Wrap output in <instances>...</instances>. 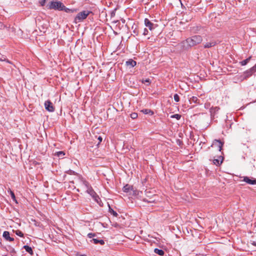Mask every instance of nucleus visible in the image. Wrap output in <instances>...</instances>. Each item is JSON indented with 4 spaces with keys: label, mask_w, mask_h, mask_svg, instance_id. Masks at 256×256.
Returning <instances> with one entry per match:
<instances>
[{
    "label": "nucleus",
    "mask_w": 256,
    "mask_h": 256,
    "mask_svg": "<svg viewBox=\"0 0 256 256\" xmlns=\"http://www.w3.org/2000/svg\"><path fill=\"white\" fill-rule=\"evenodd\" d=\"M46 8L48 10H62V9L64 8V5L60 1L52 0L46 6Z\"/></svg>",
    "instance_id": "f257e3e1"
},
{
    "label": "nucleus",
    "mask_w": 256,
    "mask_h": 256,
    "mask_svg": "<svg viewBox=\"0 0 256 256\" xmlns=\"http://www.w3.org/2000/svg\"><path fill=\"white\" fill-rule=\"evenodd\" d=\"M202 39L200 36H194L186 40V42L190 46H193L200 43Z\"/></svg>",
    "instance_id": "f03ea898"
},
{
    "label": "nucleus",
    "mask_w": 256,
    "mask_h": 256,
    "mask_svg": "<svg viewBox=\"0 0 256 256\" xmlns=\"http://www.w3.org/2000/svg\"><path fill=\"white\" fill-rule=\"evenodd\" d=\"M89 12L88 11H83L79 12L74 18L75 22L78 23L82 22L84 19L86 18Z\"/></svg>",
    "instance_id": "7ed1b4c3"
},
{
    "label": "nucleus",
    "mask_w": 256,
    "mask_h": 256,
    "mask_svg": "<svg viewBox=\"0 0 256 256\" xmlns=\"http://www.w3.org/2000/svg\"><path fill=\"white\" fill-rule=\"evenodd\" d=\"M83 188L86 190V192L89 194L94 199V200H96V197L95 196V192L92 189V188L89 186V184L88 182H83Z\"/></svg>",
    "instance_id": "20e7f679"
},
{
    "label": "nucleus",
    "mask_w": 256,
    "mask_h": 256,
    "mask_svg": "<svg viewBox=\"0 0 256 256\" xmlns=\"http://www.w3.org/2000/svg\"><path fill=\"white\" fill-rule=\"evenodd\" d=\"M44 107L45 108L50 112H52L54 110L52 104L48 100L45 102Z\"/></svg>",
    "instance_id": "39448f33"
},
{
    "label": "nucleus",
    "mask_w": 256,
    "mask_h": 256,
    "mask_svg": "<svg viewBox=\"0 0 256 256\" xmlns=\"http://www.w3.org/2000/svg\"><path fill=\"white\" fill-rule=\"evenodd\" d=\"M212 146H218L219 148V151L220 152L222 150L223 143L220 140H215L213 142Z\"/></svg>",
    "instance_id": "423d86ee"
},
{
    "label": "nucleus",
    "mask_w": 256,
    "mask_h": 256,
    "mask_svg": "<svg viewBox=\"0 0 256 256\" xmlns=\"http://www.w3.org/2000/svg\"><path fill=\"white\" fill-rule=\"evenodd\" d=\"M3 237L6 240H8L10 242H12L14 240V238H10V233L8 232L4 231L3 233Z\"/></svg>",
    "instance_id": "0eeeda50"
},
{
    "label": "nucleus",
    "mask_w": 256,
    "mask_h": 256,
    "mask_svg": "<svg viewBox=\"0 0 256 256\" xmlns=\"http://www.w3.org/2000/svg\"><path fill=\"white\" fill-rule=\"evenodd\" d=\"M144 24L150 30H152L154 28V24L151 22L148 18H145Z\"/></svg>",
    "instance_id": "6e6552de"
},
{
    "label": "nucleus",
    "mask_w": 256,
    "mask_h": 256,
    "mask_svg": "<svg viewBox=\"0 0 256 256\" xmlns=\"http://www.w3.org/2000/svg\"><path fill=\"white\" fill-rule=\"evenodd\" d=\"M244 181L250 184H256V180H250L247 176L244 177Z\"/></svg>",
    "instance_id": "1a4fd4ad"
},
{
    "label": "nucleus",
    "mask_w": 256,
    "mask_h": 256,
    "mask_svg": "<svg viewBox=\"0 0 256 256\" xmlns=\"http://www.w3.org/2000/svg\"><path fill=\"white\" fill-rule=\"evenodd\" d=\"M254 72L252 70V68H250L249 70L246 71L244 73V79H246L247 78H248L250 77V76H251L252 75V74Z\"/></svg>",
    "instance_id": "9d476101"
},
{
    "label": "nucleus",
    "mask_w": 256,
    "mask_h": 256,
    "mask_svg": "<svg viewBox=\"0 0 256 256\" xmlns=\"http://www.w3.org/2000/svg\"><path fill=\"white\" fill-rule=\"evenodd\" d=\"M127 66H130L134 67L136 64V62L132 59H130L126 62Z\"/></svg>",
    "instance_id": "9b49d317"
},
{
    "label": "nucleus",
    "mask_w": 256,
    "mask_h": 256,
    "mask_svg": "<svg viewBox=\"0 0 256 256\" xmlns=\"http://www.w3.org/2000/svg\"><path fill=\"white\" fill-rule=\"evenodd\" d=\"M122 190L125 192H128L132 190V186L127 184L123 187Z\"/></svg>",
    "instance_id": "f8f14e48"
},
{
    "label": "nucleus",
    "mask_w": 256,
    "mask_h": 256,
    "mask_svg": "<svg viewBox=\"0 0 256 256\" xmlns=\"http://www.w3.org/2000/svg\"><path fill=\"white\" fill-rule=\"evenodd\" d=\"M216 42H207L204 45V48H210L212 46H214L216 45Z\"/></svg>",
    "instance_id": "ddd939ff"
},
{
    "label": "nucleus",
    "mask_w": 256,
    "mask_h": 256,
    "mask_svg": "<svg viewBox=\"0 0 256 256\" xmlns=\"http://www.w3.org/2000/svg\"><path fill=\"white\" fill-rule=\"evenodd\" d=\"M154 252L156 254L160 256H164V252L163 250H160V249H158L156 248L154 250Z\"/></svg>",
    "instance_id": "4468645a"
},
{
    "label": "nucleus",
    "mask_w": 256,
    "mask_h": 256,
    "mask_svg": "<svg viewBox=\"0 0 256 256\" xmlns=\"http://www.w3.org/2000/svg\"><path fill=\"white\" fill-rule=\"evenodd\" d=\"M24 248L25 250L30 254H33V251L31 247L28 246H24Z\"/></svg>",
    "instance_id": "2eb2a0df"
},
{
    "label": "nucleus",
    "mask_w": 256,
    "mask_h": 256,
    "mask_svg": "<svg viewBox=\"0 0 256 256\" xmlns=\"http://www.w3.org/2000/svg\"><path fill=\"white\" fill-rule=\"evenodd\" d=\"M8 193H10V194L13 200L16 202H17L16 198V196H14V192L12 191L10 189H8Z\"/></svg>",
    "instance_id": "dca6fc26"
},
{
    "label": "nucleus",
    "mask_w": 256,
    "mask_h": 256,
    "mask_svg": "<svg viewBox=\"0 0 256 256\" xmlns=\"http://www.w3.org/2000/svg\"><path fill=\"white\" fill-rule=\"evenodd\" d=\"M251 58V56H250L248 58L240 62V64L242 66H245L246 65L248 62L250 61V60Z\"/></svg>",
    "instance_id": "f3484780"
},
{
    "label": "nucleus",
    "mask_w": 256,
    "mask_h": 256,
    "mask_svg": "<svg viewBox=\"0 0 256 256\" xmlns=\"http://www.w3.org/2000/svg\"><path fill=\"white\" fill-rule=\"evenodd\" d=\"M190 102H194V103H199V100L198 99V98L196 97V96H192L191 98H190Z\"/></svg>",
    "instance_id": "a211bd4d"
},
{
    "label": "nucleus",
    "mask_w": 256,
    "mask_h": 256,
    "mask_svg": "<svg viewBox=\"0 0 256 256\" xmlns=\"http://www.w3.org/2000/svg\"><path fill=\"white\" fill-rule=\"evenodd\" d=\"M65 155V153L62 151L58 152L55 153V156H58V157H63Z\"/></svg>",
    "instance_id": "6ab92c4d"
},
{
    "label": "nucleus",
    "mask_w": 256,
    "mask_h": 256,
    "mask_svg": "<svg viewBox=\"0 0 256 256\" xmlns=\"http://www.w3.org/2000/svg\"><path fill=\"white\" fill-rule=\"evenodd\" d=\"M222 160H218V159H214V160H213V162L214 164L216 165V166H218L220 165L222 163Z\"/></svg>",
    "instance_id": "aec40b11"
},
{
    "label": "nucleus",
    "mask_w": 256,
    "mask_h": 256,
    "mask_svg": "<svg viewBox=\"0 0 256 256\" xmlns=\"http://www.w3.org/2000/svg\"><path fill=\"white\" fill-rule=\"evenodd\" d=\"M142 112L145 114H150V115H152L154 114V112L149 109L143 110Z\"/></svg>",
    "instance_id": "412c9836"
},
{
    "label": "nucleus",
    "mask_w": 256,
    "mask_h": 256,
    "mask_svg": "<svg viewBox=\"0 0 256 256\" xmlns=\"http://www.w3.org/2000/svg\"><path fill=\"white\" fill-rule=\"evenodd\" d=\"M220 108L216 106L214 108H212L210 110V112L212 113H215L216 112H218Z\"/></svg>",
    "instance_id": "4be33fe9"
},
{
    "label": "nucleus",
    "mask_w": 256,
    "mask_h": 256,
    "mask_svg": "<svg viewBox=\"0 0 256 256\" xmlns=\"http://www.w3.org/2000/svg\"><path fill=\"white\" fill-rule=\"evenodd\" d=\"M170 118H175L176 120H178L180 118L181 115H180L179 114H173V115L171 116Z\"/></svg>",
    "instance_id": "5701e85b"
},
{
    "label": "nucleus",
    "mask_w": 256,
    "mask_h": 256,
    "mask_svg": "<svg viewBox=\"0 0 256 256\" xmlns=\"http://www.w3.org/2000/svg\"><path fill=\"white\" fill-rule=\"evenodd\" d=\"M154 200H152V198H150V200H148L147 198H144L143 201L144 202H146L148 203H152L154 202Z\"/></svg>",
    "instance_id": "b1692460"
},
{
    "label": "nucleus",
    "mask_w": 256,
    "mask_h": 256,
    "mask_svg": "<svg viewBox=\"0 0 256 256\" xmlns=\"http://www.w3.org/2000/svg\"><path fill=\"white\" fill-rule=\"evenodd\" d=\"M62 10H64L66 12H74V10H70V9H69L68 8H66L64 6V8L62 9Z\"/></svg>",
    "instance_id": "393cba45"
},
{
    "label": "nucleus",
    "mask_w": 256,
    "mask_h": 256,
    "mask_svg": "<svg viewBox=\"0 0 256 256\" xmlns=\"http://www.w3.org/2000/svg\"><path fill=\"white\" fill-rule=\"evenodd\" d=\"M174 100L176 102H178L180 101V97L178 94H174Z\"/></svg>",
    "instance_id": "a878e982"
},
{
    "label": "nucleus",
    "mask_w": 256,
    "mask_h": 256,
    "mask_svg": "<svg viewBox=\"0 0 256 256\" xmlns=\"http://www.w3.org/2000/svg\"><path fill=\"white\" fill-rule=\"evenodd\" d=\"M48 0H40L39 1V3L40 4L41 6H43L45 5V4L46 2L48 1Z\"/></svg>",
    "instance_id": "bb28decb"
},
{
    "label": "nucleus",
    "mask_w": 256,
    "mask_h": 256,
    "mask_svg": "<svg viewBox=\"0 0 256 256\" xmlns=\"http://www.w3.org/2000/svg\"><path fill=\"white\" fill-rule=\"evenodd\" d=\"M16 235H18L20 237H22L24 236L22 232L20 230H16Z\"/></svg>",
    "instance_id": "cd10ccee"
},
{
    "label": "nucleus",
    "mask_w": 256,
    "mask_h": 256,
    "mask_svg": "<svg viewBox=\"0 0 256 256\" xmlns=\"http://www.w3.org/2000/svg\"><path fill=\"white\" fill-rule=\"evenodd\" d=\"M130 117L132 119H135V118H136L138 117V114L136 113H135V112L132 113L130 114Z\"/></svg>",
    "instance_id": "c85d7f7f"
},
{
    "label": "nucleus",
    "mask_w": 256,
    "mask_h": 256,
    "mask_svg": "<svg viewBox=\"0 0 256 256\" xmlns=\"http://www.w3.org/2000/svg\"><path fill=\"white\" fill-rule=\"evenodd\" d=\"M110 213L114 216H118V214L116 213V212H115L114 210H113L111 209L110 210Z\"/></svg>",
    "instance_id": "c756f323"
},
{
    "label": "nucleus",
    "mask_w": 256,
    "mask_h": 256,
    "mask_svg": "<svg viewBox=\"0 0 256 256\" xmlns=\"http://www.w3.org/2000/svg\"><path fill=\"white\" fill-rule=\"evenodd\" d=\"M94 236H95V234H93V233H89V234H88V236L90 238H94Z\"/></svg>",
    "instance_id": "7c9ffc66"
},
{
    "label": "nucleus",
    "mask_w": 256,
    "mask_h": 256,
    "mask_svg": "<svg viewBox=\"0 0 256 256\" xmlns=\"http://www.w3.org/2000/svg\"><path fill=\"white\" fill-rule=\"evenodd\" d=\"M98 243L100 244L101 245H103L104 244V240H97V244Z\"/></svg>",
    "instance_id": "2f4dec72"
},
{
    "label": "nucleus",
    "mask_w": 256,
    "mask_h": 256,
    "mask_svg": "<svg viewBox=\"0 0 256 256\" xmlns=\"http://www.w3.org/2000/svg\"><path fill=\"white\" fill-rule=\"evenodd\" d=\"M143 82H148V84L150 83V79L148 78L142 81Z\"/></svg>",
    "instance_id": "473e14b6"
},
{
    "label": "nucleus",
    "mask_w": 256,
    "mask_h": 256,
    "mask_svg": "<svg viewBox=\"0 0 256 256\" xmlns=\"http://www.w3.org/2000/svg\"><path fill=\"white\" fill-rule=\"evenodd\" d=\"M148 30L146 28H144L143 34L144 35H146L148 34Z\"/></svg>",
    "instance_id": "72a5a7b5"
},
{
    "label": "nucleus",
    "mask_w": 256,
    "mask_h": 256,
    "mask_svg": "<svg viewBox=\"0 0 256 256\" xmlns=\"http://www.w3.org/2000/svg\"><path fill=\"white\" fill-rule=\"evenodd\" d=\"M252 70H253L254 72H256V64L252 68Z\"/></svg>",
    "instance_id": "f704fd0d"
},
{
    "label": "nucleus",
    "mask_w": 256,
    "mask_h": 256,
    "mask_svg": "<svg viewBox=\"0 0 256 256\" xmlns=\"http://www.w3.org/2000/svg\"><path fill=\"white\" fill-rule=\"evenodd\" d=\"M98 140H99V143L102 142V136H98Z\"/></svg>",
    "instance_id": "c9c22d12"
},
{
    "label": "nucleus",
    "mask_w": 256,
    "mask_h": 256,
    "mask_svg": "<svg viewBox=\"0 0 256 256\" xmlns=\"http://www.w3.org/2000/svg\"><path fill=\"white\" fill-rule=\"evenodd\" d=\"M92 241H93L94 244H96V238H93L92 240H90V242Z\"/></svg>",
    "instance_id": "e433bc0d"
},
{
    "label": "nucleus",
    "mask_w": 256,
    "mask_h": 256,
    "mask_svg": "<svg viewBox=\"0 0 256 256\" xmlns=\"http://www.w3.org/2000/svg\"><path fill=\"white\" fill-rule=\"evenodd\" d=\"M252 244L253 246H256V241H252Z\"/></svg>",
    "instance_id": "4c0bfd02"
},
{
    "label": "nucleus",
    "mask_w": 256,
    "mask_h": 256,
    "mask_svg": "<svg viewBox=\"0 0 256 256\" xmlns=\"http://www.w3.org/2000/svg\"><path fill=\"white\" fill-rule=\"evenodd\" d=\"M134 34L136 35H138V32L136 30H134L133 32Z\"/></svg>",
    "instance_id": "58836bf2"
},
{
    "label": "nucleus",
    "mask_w": 256,
    "mask_h": 256,
    "mask_svg": "<svg viewBox=\"0 0 256 256\" xmlns=\"http://www.w3.org/2000/svg\"><path fill=\"white\" fill-rule=\"evenodd\" d=\"M210 106V104H205V108H208Z\"/></svg>",
    "instance_id": "ea45409f"
},
{
    "label": "nucleus",
    "mask_w": 256,
    "mask_h": 256,
    "mask_svg": "<svg viewBox=\"0 0 256 256\" xmlns=\"http://www.w3.org/2000/svg\"><path fill=\"white\" fill-rule=\"evenodd\" d=\"M6 62L8 63H10V62L8 60H7Z\"/></svg>",
    "instance_id": "a19ab883"
},
{
    "label": "nucleus",
    "mask_w": 256,
    "mask_h": 256,
    "mask_svg": "<svg viewBox=\"0 0 256 256\" xmlns=\"http://www.w3.org/2000/svg\"><path fill=\"white\" fill-rule=\"evenodd\" d=\"M96 202H97V203H98V198H97Z\"/></svg>",
    "instance_id": "79ce46f5"
},
{
    "label": "nucleus",
    "mask_w": 256,
    "mask_h": 256,
    "mask_svg": "<svg viewBox=\"0 0 256 256\" xmlns=\"http://www.w3.org/2000/svg\"><path fill=\"white\" fill-rule=\"evenodd\" d=\"M82 256H83V255H82Z\"/></svg>",
    "instance_id": "37998d69"
}]
</instances>
